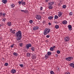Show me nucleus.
I'll return each instance as SVG.
<instances>
[{"label": "nucleus", "instance_id": "1", "mask_svg": "<svg viewBox=\"0 0 74 74\" xmlns=\"http://www.w3.org/2000/svg\"><path fill=\"white\" fill-rule=\"evenodd\" d=\"M16 36L17 37V41H19L20 40L21 38H22V33H21V31H19L16 33Z\"/></svg>", "mask_w": 74, "mask_h": 74}, {"label": "nucleus", "instance_id": "2", "mask_svg": "<svg viewBox=\"0 0 74 74\" xmlns=\"http://www.w3.org/2000/svg\"><path fill=\"white\" fill-rule=\"evenodd\" d=\"M64 41L65 42H67L70 41V38L68 36L65 37L64 38Z\"/></svg>", "mask_w": 74, "mask_h": 74}, {"label": "nucleus", "instance_id": "3", "mask_svg": "<svg viewBox=\"0 0 74 74\" xmlns=\"http://www.w3.org/2000/svg\"><path fill=\"white\" fill-rule=\"evenodd\" d=\"M73 57H69L68 58H66V60L69 61H71V60H73Z\"/></svg>", "mask_w": 74, "mask_h": 74}, {"label": "nucleus", "instance_id": "4", "mask_svg": "<svg viewBox=\"0 0 74 74\" xmlns=\"http://www.w3.org/2000/svg\"><path fill=\"white\" fill-rule=\"evenodd\" d=\"M32 47V44H29L27 45H26L25 47L27 49H29V47Z\"/></svg>", "mask_w": 74, "mask_h": 74}, {"label": "nucleus", "instance_id": "5", "mask_svg": "<svg viewBox=\"0 0 74 74\" xmlns=\"http://www.w3.org/2000/svg\"><path fill=\"white\" fill-rule=\"evenodd\" d=\"M36 18L37 19H38V20H40L41 19V16L40 15H36Z\"/></svg>", "mask_w": 74, "mask_h": 74}, {"label": "nucleus", "instance_id": "6", "mask_svg": "<svg viewBox=\"0 0 74 74\" xmlns=\"http://www.w3.org/2000/svg\"><path fill=\"white\" fill-rule=\"evenodd\" d=\"M15 73H16V71L14 69H12L11 71V73L13 74H14Z\"/></svg>", "mask_w": 74, "mask_h": 74}, {"label": "nucleus", "instance_id": "7", "mask_svg": "<svg viewBox=\"0 0 74 74\" xmlns=\"http://www.w3.org/2000/svg\"><path fill=\"white\" fill-rule=\"evenodd\" d=\"M68 27L69 30H72V27H71V25H69L68 26Z\"/></svg>", "mask_w": 74, "mask_h": 74}, {"label": "nucleus", "instance_id": "8", "mask_svg": "<svg viewBox=\"0 0 74 74\" xmlns=\"http://www.w3.org/2000/svg\"><path fill=\"white\" fill-rule=\"evenodd\" d=\"M38 27H35L33 28V30H38Z\"/></svg>", "mask_w": 74, "mask_h": 74}, {"label": "nucleus", "instance_id": "9", "mask_svg": "<svg viewBox=\"0 0 74 74\" xmlns=\"http://www.w3.org/2000/svg\"><path fill=\"white\" fill-rule=\"evenodd\" d=\"M63 14V13L61 12H59V14H58V16H59V17H60V16H61Z\"/></svg>", "mask_w": 74, "mask_h": 74}, {"label": "nucleus", "instance_id": "10", "mask_svg": "<svg viewBox=\"0 0 74 74\" xmlns=\"http://www.w3.org/2000/svg\"><path fill=\"white\" fill-rule=\"evenodd\" d=\"M2 2L4 4H6L7 2V0H2Z\"/></svg>", "mask_w": 74, "mask_h": 74}, {"label": "nucleus", "instance_id": "11", "mask_svg": "<svg viewBox=\"0 0 74 74\" xmlns=\"http://www.w3.org/2000/svg\"><path fill=\"white\" fill-rule=\"evenodd\" d=\"M54 4V2H49V5H52L53 4Z\"/></svg>", "mask_w": 74, "mask_h": 74}, {"label": "nucleus", "instance_id": "12", "mask_svg": "<svg viewBox=\"0 0 74 74\" xmlns=\"http://www.w3.org/2000/svg\"><path fill=\"white\" fill-rule=\"evenodd\" d=\"M62 23L66 25V24H67V22L66 21H63L62 22Z\"/></svg>", "mask_w": 74, "mask_h": 74}, {"label": "nucleus", "instance_id": "13", "mask_svg": "<svg viewBox=\"0 0 74 74\" xmlns=\"http://www.w3.org/2000/svg\"><path fill=\"white\" fill-rule=\"evenodd\" d=\"M10 32H11L13 34H15V30H13L12 31V29H10Z\"/></svg>", "mask_w": 74, "mask_h": 74}, {"label": "nucleus", "instance_id": "14", "mask_svg": "<svg viewBox=\"0 0 74 74\" xmlns=\"http://www.w3.org/2000/svg\"><path fill=\"white\" fill-rule=\"evenodd\" d=\"M26 56L27 57H30V53H27L26 54Z\"/></svg>", "mask_w": 74, "mask_h": 74}, {"label": "nucleus", "instance_id": "15", "mask_svg": "<svg viewBox=\"0 0 74 74\" xmlns=\"http://www.w3.org/2000/svg\"><path fill=\"white\" fill-rule=\"evenodd\" d=\"M70 66L73 67V68H74V64L73 63H71L70 64Z\"/></svg>", "mask_w": 74, "mask_h": 74}, {"label": "nucleus", "instance_id": "16", "mask_svg": "<svg viewBox=\"0 0 74 74\" xmlns=\"http://www.w3.org/2000/svg\"><path fill=\"white\" fill-rule=\"evenodd\" d=\"M45 32H44L43 34L45 35H46L48 34L47 31H46L45 30H44Z\"/></svg>", "mask_w": 74, "mask_h": 74}, {"label": "nucleus", "instance_id": "17", "mask_svg": "<svg viewBox=\"0 0 74 74\" xmlns=\"http://www.w3.org/2000/svg\"><path fill=\"white\" fill-rule=\"evenodd\" d=\"M8 25L9 26H10V25H11V23L10 22H8Z\"/></svg>", "mask_w": 74, "mask_h": 74}, {"label": "nucleus", "instance_id": "18", "mask_svg": "<svg viewBox=\"0 0 74 74\" xmlns=\"http://www.w3.org/2000/svg\"><path fill=\"white\" fill-rule=\"evenodd\" d=\"M13 55H14L15 56H18V54L17 53L15 52H14L13 53Z\"/></svg>", "mask_w": 74, "mask_h": 74}, {"label": "nucleus", "instance_id": "19", "mask_svg": "<svg viewBox=\"0 0 74 74\" xmlns=\"http://www.w3.org/2000/svg\"><path fill=\"white\" fill-rule=\"evenodd\" d=\"M55 27L56 29H59V25H56L55 26Z\"/></svg>", "mask_w": 74, "mask_h": 74}, {"label": "nucleus", "instance_id": "20", "mask_svg": "<svg viewBox=\"0 0 74 74\" xmlns=\"http://www.w3.org/2000/svg\"><path fill=\"white\" fill-rule=\"evenodd\" d=\"M51 54H52V53H51V52L49 51L47 52V54L48 55H51Z\"/></svg>", "mask_w": 74, "mask_h": 74}, {"label": "nucleus", "instance_id": "21", "mask_svg": "<svg viewBox=\"0 0 74 74\" xmlns=\"http://www.w3.org/2000/svg\"><path fill=\"white\" fill-rule=\"evenodd\" d=\"M53 17L51 16L48 17V19H49V20H51V19H53Z\"/></svg>", "mask_w": 74, "mask_h": 74}, {"label": "nucleus", "instance_id": "22", "mask_svg": "<svg viewBox=\"0 0 74 74\" xmlns=\"http://www.w3.org/2000/svg\"><path fill=\"white\" fill-rule=\"evenodd\" d=\"M11 8H14L15 7V5L14 4H12L11 5Z\"/></svg>", "mask_w": 74, "mask_h": 74}, {"label": "nucleus", "instance_id": "23", "mask_svg": "<svg viewBox=\"0 0 74 74\" xmlns=\"http://www.w3.org/2000/svg\"><path fill=\"white\" fill-rule=\"evenodd\" d=\"M49 56V55H48V54L46 55L45 56V58H46V59H47V58H48Z\"/></svg>", "mask_w": 74, "mask_h": 74}, {"label": "nucleus", "instance_id": "24", "mask_svg": "<svg viewBox=\"0 0 74 74\" xmlns=\"http://www.w3.org/2000/svg\"><path fill=\"white\" fill-rule=\"evenodd\" d=\"M32 59H35L36 58V57L35 56H32Z\"/></svg>", "mask_w": 74, "mask_h": 74}, {"label": "nucleus", "instance_id": "25", "mask_svg": "<svg viewBox=\"0 0 74 74\" xmlns=\"http://www.w3.org/2000/svg\"><path fill=\"white\" fill-rule=\"evenodd\" d=\"M53 49H54L53 47H51L50 49V51H53Z\"/></svg>", "mask_w": 74, "mask_h": 74}, {"label": "nucleus", "instance_id": "26", "mask_svg": "<svg viewBox=\"0 0 74 74\" xmlns=\"http://www.w3.org/2000/svg\"><path fill=\"white\" fill-rule=\"evenodd\" d=\"M31 49L32 51H34V47H33L32 48H31Z\"/></svg>", "mask_w": 74, "mask_h": 74}, {"label": "nucleus", "instance_id": "27", "mask_svg": "<svg viewBox=\"0 0 74 74\" xmlns=\"http://www.w3.org/2000/svg\"><path fill=\"white\" fill-rule=\"evenodd\" d=\"M57 53H58V54H59V53H60V51L59 50H58L57 51Z\"/></svg>", "mask_w": 74, "mask_h": 74}, {"label": "nucleus", "instance_id": "28", "mask_svg": "<svg viewBox=\"0 0 74 74\" xmlns=\"http://www.w3.org/2000/svg\"><path fill=\"white\" fill-rule=\"evenodd\" d=\"M58 16L57 15H56L55 16V19H58Z\"/></svg>", "mask_w": 74, "mask_h": 74}, {"label": "nucleus", "instance_id": "29", "mask_svg": "<svg viewBox=\"0 0 74 74\" xmlns=\"http://www.w3.org/2000/svg\"><path fill=\"white\" fill-rule=\"evenodd\" d=\"M23 44V43H19V46H20V47H22V44Z\"/></svg>", "mask_w": 74, "mask_h": 74}, {"label": "nucleus", "instance_id": "30", "mask_svg": "<svg viewBox=\"0 0 74 74\" xmlns=\"http://www.w3.org/2000/svg\"><path fill=\"white\" fill-rule=\"evenodd\" d=\"M50 73L51 74H55V73H54V72H53V71H51L50 72Z\"/></svg>", "mask_w": 74, "mask_h": 74}, {"label": "nucleus", "instance_id": "31", "mask_svg": "<svg viewBox=\"0 0 74 74\" xmlns=\"http://www.w3.org/2000/svg\"><path fill=\"white\" fill-rule=\"evenodd\" d=\"M49 9H52V5H49Z\"/></svg>", "mask_w": 74, "mask_h": 74}, {"label": "nucleus", "instance_id": "32", "mask_svg": "<svg viewBox=\"0 0 74 74\" xmlns=\"http://www.w3.org/2000/svg\"><path fill=\"white\" fill-rule=\"evenodd\" d=\"M62 7L63 8H65L66 7V5H63L62 6Z\"/></svg>", "mask_w": 74, "mask_h": 74}, {"label": "nucleus", "instance_id": "33", "mask_svg": "<svg viewBox=\"0 0 74 74\" xmlns=\"http://www.w3.org/2000/svg\"><path fill=\"white\" fill-rule=\"evenodd\" d=\"M48 28H46L45 29V31L47 32V33H48Z\"/></svg>", "mask_w": 74, "mask_h": 74}, {"label": "nucleus", "instance_id": "34", "mask_svg": "<svg viewBox=\"0 0 74 74\" xmlns=\"http://www.w3.org/2000/svg\"><path fill=\"white\" fill-rule=\"evenodd\" d=\"M5 66H7L8 65V64L7 63H5Z\"/></svg>", "mask_w": 74, "mask_h": 74}, {"label": "nucleus", "instance_id": "35", "mask_svg": "<svg viewBox=\"0 0 74 74\" xmlns=\"http://www.w3.org/2000/svg\"><path fill=\"white\" fill-rule=\"evenodd\" d=\"M18 4H19L20 5H21L22 4V2L19 1V2H18Z\"/></svg>", "mask_w": 74, "mask_h": 74}, {"label": "nucleus", "instance_id": "36", "mask_svg": "<svg viewBox=\"0 0 74 74\" xmlns=\"http://www.w3.org/2000/svg\"><path fill=\"white\" fill-rule=\"evenodd\" d=\"M24 12L25 13H28V11L27 10H24Z\"/></svg>", "mask_w": 74, "mask_h": 74}, {"label": "nucleus", "instance_id": "37", "mask_svg": "<svg viewBox=\"0 0 74 74\" xmlns=\"http://www.w3.org/2000/svg\"><path fill=\"white\" fill-rule=\"evenodd\" d=\"M29 23H33V21H32V20H30L29 21Z\"/></svg>", "mask_w": 74, "mask_h": 74}, {"label": "nucleus", "instance_id": "38", "mask_svg": "<svg viewBox=\"0 0 74 74\" xmlns=\"http://www.w3.org/2000/svg\"><path fill=\"white\" fill-rule=\"evenodd\" d=\"M65 74H70L69 72H67L65 73Z\"/></svg>", "mask_w": 74, "mask_h": 74}, {"label": "nucleus", "instance_id": "39", "mask_svg": "<svg viewBox=\"0 0 74 74\" xmlns=\"http://www.w3.org/2000/svg\"><path fill=\"white\" fill-rule=\"evenodd\" d=\"M19 66H20V67H23V64H19Z\"/></svg>", "mask_w": 74, "mask_h": 74}, {"label": "nucleus", "instance_id": "40", "mask_svg": "<svg viewBox=\"0 0 74 74\" xmlns=\"http://www.w3.org/2000/svg\"><path fill=\"white\" fill-rule=\"evenodd\" d=\"M22 5H25V2H22Z\"/></svg>", "mask_w": 74, "mask_h": 74}, {"label": "nucleus", "instance_id": "41", "mask_svg": "<svg viewBox=\"0 0 74 74\" xmlns=\"http://www.w3.org/2000/svg\"><path fill=\"white\" fill-rule=\"evenodd\" d=\"M49 37H50V36H49V35H47L46 36V37H47V38H49Z\"/></svg>", "mask_w": 74, "mask_h": 74}, {"label": "nucleus", "instance_id": "42", "mask_svg": "<svg viewBox=\"0 0 74 74\" xmlns=\"http://www.w3.org/2000/svg\"><path fill=\"white\" fill-rule=\"evenodd\" d=\"M14 44H12V45L11 46V48H13V47H14Z\"/></svg>", "mask_w": 74, "mask_h": 74}, {"label": "nucleus", "instance_id": "43", "mask_svg": "<svg viewBox=\"0 0 74 74\" xmlns=\"http://www.w3.org/2000/svg\"><path fill=\"white\" fill-rule=\"evenodd\" d=\"M2 15H3V13L2 12L0 13V16H2Z\"/></svg>", "mask_w": 74, "mask_h": 74}, {"label": "nucleus", "instance_id": "44", "mask_svg": "<svg viewBox=\"0 0 74 74\" xmlns=\"http://www.w3.org/2000/svg\"><path fill=\"white\" fill-rule=\"evenodd\" d=\"M3 16H5V14L3 13Z\"/></svg>", "mask_w": 74, "mask_h": 74}, {"label": "nucleus", "instance_id": "45", "mask_svg": "<svg viewBox=\"0 0 74 74\" xmlns=\"http://www.w3.org/2000/svg\"><path fill=\"white\" fill-rule=\"evenodd\" d=\"M73 13L71 12L70 13H69V14L70 15H72V14Z\"/></svg>", "mask_w": 74, "mask_h": 74}, {"label": "nucleus", "instance_id": "46", "mask_svg": "<svg viewBox=\"0 0 74 74\" xmlns=\"http://www.w3.org/2000/svg\"><path fill=\"white\" fill-rule=\"evenodd\" d=\"M50 31H51V30L50 29H48V32L47 33H49V32H50Z\"/></svg>", "mask_w": 74, "mask_h": 74}, {"label": "nucleus", "instance_id": "47", "mask_svg": "<svg viewBox=\"0 0 74 74\" xmlns=\"http://www.w3.org/2000/svg\"><path fill=\"white\" fill-rule=\"evenodd\" d=\"M40 10H42V7H40Z\"/></svg>", "mask_w": 74, "mask_h": 74}, {"label": "nucleus", "instance_id": "48", "mask_svg": "<svg viewBox=\"0 0 74 74\" xmlns=\"http://www.w3.org/2000/svg\"><path fill=\"white\" fill-rule=\"evenodd\" d=\"M21 12H25V10H21Z\"/></svg>", "mask_w": 74, "mask_h": 74}, {"label": "nucleus", "instance_id": "49", "mask_svg": "<svg viewBox=\"0 0 74 74\" xmlns=\"http://www.w3.org/2000/svg\"><path fill=\"white\" fill-rule=\"evenodd\" d=\"M48 24H49V25H51V23H49Z\"/></svg>", "mask_w": 74, "mask_h": 74}, {"label": "nucleus", "instance_id": "50", "mask_svg": "<svg viewBox=\"0 0 74 74\" xmlns=\"http://www.w3.org/2000/svg\"><path fill=\"white\" fill-rule=\"evenodd\" d=\"M5 20H6V19H5ZM2 21H3V22H5V19H4V20H2Z\"/></svg>", "mask_w": 74, "mask_h": 74}, {"label": "nucleus", "instance_id": "51", "mask_svg": "<svg viewBox=\"0 0 74 74\" xmlns=\"http://www.w3.org/2000/svg\"><path fill=\"white\" fill-rule=\"evenodd\" d=\"M48 0H46V3H47Z\"/></svg>", "mask_w": 74, "mask_h": 74}, {"label": "nucleus", "instance_id": "52", "mask_svg": "<svg viewBox=\"0 0 74 74\" xmlns=\"http://www.w3.org/2000/svg\"><path fill=\"white\" fill-rule=\"evenodd\" d=\"M53 48H55V46H54L53 47Z\"/></svg>", "mask_w": 74, "mask_h": 74}, {"label": "nucleus", "instance_id": "53", "mask_svg": "<svg viewBox=\"0 0 74 74\" xmlns=\"http://www.w3.org/2000/svg\"><path fill=\"white\" fill-rule=\"evenodd\" d=\"M57 22H56H56H55V23H57Z\"/></svg>", "mask_w": 74, "mask_h": 74}, {"label": "nucleus", "instance_id": "54", "mask_svg": "<svg viewBox=\"0 0 74 74\" xmlns=\"http://www.w3.org/2000/svg\"><path fill=\"white\" fill-rule=\"evenodd\" d=\"M1 24H0V27H1Z\"/></svg>", "mask_w": 74, "mask_h": 74}, {"label": "nucleus", "instance_id": "55", "mask_svg": "<svg viewBox=\"0 0 74 74\" xmlns=\"http://www.w3.org/2000/svg\"><path fill=\"white\" fill-rule=\"evenodd\" d=\"M58 70H59V68H58Z\"/></svg>", "mask_w": 74, "mask_h": 74}, {"label": "nucleus", "instance_id": "56", "mask_svg": "<svg viewBox=\"0 0 74 74\" xmlns=\"http://www.w3.org/2000/svg\"><path fill=\"white\" fill-rule=\"evenodd\" d=\"M21 1H23V0Z\"/></svg>", "mask_w": 74, "mask_h": 74}]
</instances>
